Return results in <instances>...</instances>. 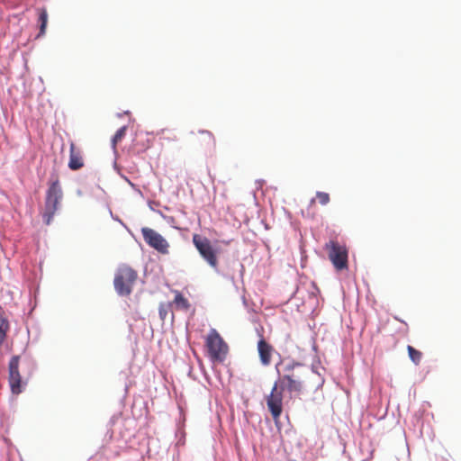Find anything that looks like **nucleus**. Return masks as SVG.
I'll return each instance as SVG.
<instances>
[{
	"label": "nucleus",
	"mask_w": 461,
	"mask_h": 461,
	"mask_svg": "<svg viewBox=\"0 0 461 461\" xmlns=\"http://www.w3.org/2000/svg\"><path fill=\"white\" fill-rule=\"evenodd\" d=\"M276 370L278 379L266 401L273 420L277 421L283 411L284 391L291 397L299 396L309 387L314 374L307 366L295 361H280L276 365Z\"/></svg>",
	"instance_id": "nucleus-1"
},
{
	"label": "nucleus",
	"mask_w": 461,
	"mask_h": 461,
	"mask_svg": "<svg viewBox=\"0 0 461 461\" xmlns=\"http://www.w3.org/2000/svg\"><path fill=\"white\" fill-rule=\"evenodd\" d=\"M138 278L136 270L127 265H121L114 275L113 285L116 293L121 296H129Z\"/></svg>",
	"instance_id": "nucleus-2"
},
{
	"label": "nucleus",
	"mask_w": 461,
	"mask_h": 461,
	"mask_svg": "<svg viewBox=\"0 0 461 461\" xmlns=\"http://www.w3.org/2000/svg\"><path fill=\"white\" fill-rule=\"evenodd\" d=\"M62 196L63 193L59 180L56 177L55 180L51 181L46 192L45 208L42 212V219L46 225L51 223Z\"/></svg>",
	"instance_id": "nucleus-3"
},
{
	"label": "nucleus",
	"mask_w": 461,
	"mask_h": 461,
	"mask_svg": "<svg viewBox=\"0 0 461 461\" xmlns=\"http://www.w3.org/2000/svg\"><path fill=\"white\" fill-rule=\"evenodd\" d=\"M205 347L213 363H221L225 360L229 347L215 329L210 330L205 339Z\"/></svg>",
	"instance_id": "nucleus-4"
},
{
	"label": "nucleus",
	"mask_w": 461,
	"mask_h": 461,
	"mask_svg": "<svg viewBox=\"0 0 461 461\" xmlns=\"http://www.w3.org/2000/svg\"><path fill=\"white\" fill-rule=\"evenodd\" d=\"M192 241L200 256L208 263V265L212 268H217L219 264L217 251L212 246L210 240L195 233L192 237Z\"/></svg>",
	"instance_id": "nucleus-5"
},
{
	"label": "nucleus",
	"mask_w": 461,
	"mask_h": 461,
	"mask_svg": "<svg viewBox=\"0 0 461 461\" xmlns=\"http://www.w3.org/2000/svg\"><path fill=\"white\" fill-rule=\"evenodd\" d=\"M325 249L334 267L338 270L348 268V250L344 245H340L338 241L330 240L326 243Z\"/></svg>",
	"instance_id": "nucleus-6"
},
{
	"label": "nucleus",
	"mask_w": 461,
	"mask_h": 461,
	"mask_svg": "<svg viewBox=\"0 0 461 461\" xmlns=\"http://www.w3.org/2000/svg\"><path fill=\"white\" fill-rule=\"evenodd\" d=\"M20 356H14L9 362V385L14 394H19L26 385V380H23L19 371Z\"/></svg>",
	"instance_id": "nucleus-7"
},
{
	"label": "nucleus",
	"mask_w": 461,
	"mask_h": 461,
	"mask_svg": "<svg viewBox=\"0 0 461 461\" xmlns=\"http://www.w3.org/2000/svg\"><path fill=\"white\" fill-rule=\"evenodd\" d=\"M141 233L145 242L161 254H168L169 243L158 232L149 227H143Z\"/></svg>",
	"instance_id": "nucleus-8"
},
{
	"label": "nucleus",
	"mask_w": 461,
	"mask_h": 461,
	"mask_svg": "<svg viewBox=\"0 0 461 461\" xmlns=\"http://www.w3.org/2000/svg\"><path fill=\"white\" fill-rule=\"evenodd\" d=\"M192 135V143L194 147L203 149H212L215 148L216 140L211 131L202 130L197 133L193 132Z\"/></svg>",
	"instance_id": "nucleus-9"
},
{
	"label": "nucleus",
	"mask_w": 461,
	"mask_h": 461,
	"mask_svg": "<svg viewBox=\"0 0 461 461\" xmlns=\"http://www.w3.org/2000/svg\"><path fill=\"white\" fill-rule=\"evenodd\" d=\"M85 165L83 151L80 148L77 147L76 144L71 141L69 145V161L68 167L71 170H78Z\"/></svg>",
	"instance_id": "nucleus-10"
},
{
	"label": "nucleus",
	"mask_w": 461,
	"mask_h": 461,
	"mask_svg": "<svg viewBox=\"0 0 461 461\" xmlns=\"http://www.w3.org/2000/svg\"><path fill=\"white\" fill-rule=\"evenodd\" d=\"M274 350V347L267 342L263 337L258 340V351L263 366H267L270 365Z\"/></svg>",
	"instance_id": "nucleus-11"
},
{
	"label": "nucleus",
	"mask_w": 461,
	"mask_h": 461,
	"mask_svg": "<svg viewBox=\"0 0 461 461\" xmlns=\"http://www.w3.org/2000/svg\"><path fill=\"white\" fill-rule=\"evenodd\" d=\"M37 13H38V16H39L38 23L40 24V32L37 36V38H39V37L43 36L46 32L49 15H48V12H47L46 8H44V7L38 8Z\"/></svg>",
	"instance_id": "nucleus-12"
},
{
	"label": "nucleus",
	"mask_w": 461,
	"mask_h": 461,
	"mask_svg": "<svg viewBox=\"0 0 461 461\" xmlns=\"http://www.w3.org/2000/svg\"><path fill=\"white\" fill-rule=\"evenodd\" d=\"M177 309L187 311L190 308V303L186 298L179 292H176V296L173 302Z\"/></svg>",
	"instance_id": "nucleus-13"
},
{
	"label": "nucleus",
	"mask_w": 461,
	"mask_h": 461,
	"mask_svg": "<svg viewBox=\"0 0 461 461\" xmlns=\"http://www.w3.org/2000/svg\"><path fill=\"white\" fill-rule=\"evenodd\" d=\"M407 351L409 354V357L411 360L415 364L419 365L422 358V353L416 348H414L412 346H407Z\"/></svg>",
	"instance_id": "nucleus-14"
},
{
	"label": "nucleus",
	"mask_w": 461,
	"mask_h": 461,
	"mask_svg": "<svg viewBox=\"0 0 461 461\" xmlns=\"http://www.w3.org/2000/svg\"><path fill=\"white\" fill-rule=\"evenodd\" d=\"M127 131L126 126L121 127L112 139L113 148L115 149L117 143H119L125 136Z\"/></svg>",
	"instance_id": "nucleus-15"
},
{
	"label": "nucleus",
	"mask_w": 461,
	"mask_h": 461,
	"mask_svg": "<svg viewBox=\"0 0 461 461\" xmlns=\"http://www.w3.org/2000/svg\"><path fill=\"white\" fill-rule=\"evenodd\" d=\"M316 197L321 205H326L330 203V194L325 192H317Z\"/></svg>",
	"instance_id": "nucleus-16"
},
{
	"label": "nucleus",
	"mask_w": 461,
	"mask_h": 461,
	"mask_svg": "<svg viewBox=\"0 0 461 461\" xmlns=\"http://www.w3.org/2000/svg\"><path fill=\"white\" fill-rule=\"evenodd\" d=\"M168 307H169V305H166L164 303H161L159 305L158 313H159V316H160L161 320H165L166 319V317L167 315Z\"/></svg>",
	"instance_id": "nucleus-17"
}]
</instances>
